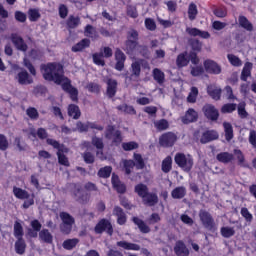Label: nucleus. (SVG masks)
Returning <instances> with one entry per match:
<instances>
[{"mask_svg":"<svg viewBox=\"0 0 256 256\" xmlns=\"http://www.w3.org/2000/svg\"><path fill=\"white\" fill-rule=\"evenodd\" d=\"M41 73L46 81H53L56 85H61L62 89L69 93L72 101H77V88L71 86V81L63 75V66L59 63H48L41 66Z\"/></svg>","mask_w":256,"mask_h":256,"instance_id":"obj_1","label":"nucleus"},{"mask_svg":"<svg viewBox=\"0 0 256 256\" xmlns=\"http://www.w3.org/2000/svg\"><path fill=\"white\" fill-rule=\"evenodd\" d=\"M13 195L14 197H16V199H26L22 205L23 209H29L31 205L35 204V194L30 195L29 192H27V190H24L23 188L14 186Z\"/></svg>","mask_w":256,"mask_h":256,"instance_id":"obj_2","label":"nucleus"},{"mask_svg":"<svg viewBox=\"0 0 256 256\" xmlns=\"http://www.w3.org/2000/svg\"><path fill=\"white\" fill-rule=\"evenodd\" d=\"M174 161L182 171L189 173L193 169V156L189 154L177 153L174 157Z\"/></svg>","mask_w":256,"mask_h":256,"instance_id":"obj_3","label":"nucleus"},{"mask_svg":"<svg viewBox=\"0 0 256 256\" xmlns=\"http://www.w3.org/2000/svg\"><path fill=\"white\" fill-rule=\"evenodd\" d=\"M134 161L133 160H122L121 165H123L126 175L131 173V169L135 167L136 169H143L145 167V163L143 162V158L140 154H134Z\"/></svg>","mask_w":256,"mask_h":256,"instance_id":"obj_4","label":"nucleus"},{"mask_svg":"<svg viewBox=\"0 0 256 256\" xmlns=\"http://www.w3.org/2000/svg\"><path fill=\"white\" fill-rule=\"evenodd\" d=\"M124 51H126L128 55H137V53L145 55V53H147V47L139 45L135 40H127Z\"/></svg>","mask_w":256,"mask_h":256,"instance_id":"obj_5","label":"nucleus"},{"mask_svg":"<svg viewBox=\"0 0 256 256\" xmlns=\"http://www.w3.org/2000/svg\"><path fill=\"white\" fill-rule=\"evenodd\" d=\"M199 217L205 229H208V231H213L215 229V221L209 212L201 210Z\"/></svg>","mask_w":256,"mask_h":256,"instance_id":"obj_6","label":"nucleus"},{"mask_svg":"<svg viewBox=\"0 0 256 256\" xmlns=\"http://www.w3.org/2000/svg\"><path fill=\"white\" fill-rule=\"evenodd\" d=\"M202 111L209 121H217V119H219V110H217L213 104H205Z\"/></svg>","mask_w":256,"mask_h":256,"instance_id":"obj_7","label":"nucleus"},{"mask_svg":"<svg viewBox=\"0 0 256 256\" xmlns=\"http://www.w3.org/2000/svg\"><path fill=\"white\" fill-rule=\"evenodd\" d=\"M106 139H110L115 145H119L123 141L121 137V132L113 126H108L106 130Z\"/></svg>","mask_w":256,"mask_h":256,"instance_id":"obj_8","label":"nucleus"},{"mask_svg":"<svg viewBox=\"0 0 256 256\" xmlns=\"http://www.w3.org/2000/svg\"><path fill=\"white\" fill-rule=\"evenodd\" d=\"M175 141H177V135L173 132L165 133L159 139L162 147H173V145H175Z\"/></svg>","mask_w":256,"mask_h":256,"instance_id":"obj_9","label":"nucleus"},{"mask_svg":"<svg viewBox=\"0 0 256 256\" xmlns=\"http://www.w3.org/2000/svg\"><path fill=\"white\" fill-rule=\"evenodd\" d=\"M95 231L96 233H103V231H106L108 235H113V226L108 220L102 219L97 223Z\"/></svg>","mask_w":256,"mask_h":256,"instance_id":"obj_10","label":"nucleus"},{"mask_svg":"<svg viewBox=\"0 0 256 256\" xmlns=\"http://www.w3.org/2000/svg\"><path fill=\"white\" fill-rule=\"evenodd\" d=\"M204 69L207 73H212L213 75H219L221 73V66L213 60L204 61Z\"/></svg>","mask_w":256,"mask_h":256,"instance_id":"obj_11","label":"nucleus"},{"mask_svg":"<svg viewBox=\"0 0 256 256\" xmlns=\"http://www.w3.org/2000/svg\"><path fill=\"white\" fill-rule=\"evenodd\" d=\"M215 139H219V133L215 130H208L202 134L200 143H211V141H215Z\"/></svg>","mask_w":256,"mask_h":256,"instance_id":"obj_12","label":"nucleus"},{"mask_svg":"<svg viewBox=\"0 0 256 256\" xmlns=\"http://www.w3.org/2000/svg\"><path fill=\"white\" fill-rule=\"evenodd\" d=\"M115 59H116V65L115 69L117 71H123V67H125V53L121 51V49H116L115 51Z\"/></svg>","mask_w":256,"mask_h":256,"instance_id":"obj_13","label":"nucleus"},{"mask_svg":"<svg viewBox=\"0 0 256 256\" xmlns=\"http://www.w3.org/2000/svg\"><path fill=\"white\" fill-rule=\"evenodd\" d=\"M186 33H188V35H190L191 37H201L202 39H209V37H211V34H209V32L201 31L197 28L191 27L186 28Z\"/></svg>","mask_w":256,"mask_h":256,"instance_id":"obj_14","label":"nucleus"},{"mask_svg":"<svg viewBox=\"0 0 256 256\" xmlns=\"http://www.w3.org/2000/svg\"><path fill=\"white\" fill-rule=\"evenodd\" d=\"M92 144L98 151L96 152L97 158L101 159L102 161L105 160V155H103V140L101 138L94 137L92 138Z\"/></svg>","mask_w":256,"mask_h":256,"instance_id":"obj_15","label":"nucleus"},{"mask_svg":"<svg viewBox=\"0 0 256 256\" xmlns=\"http://www.w3.org/2000/svg\"><path fill=\"white\" fill-rule=\"evenodd\" d=\"M117 247H120L121 249H125L126 251H140L141 246L135 243L127 242L125 240L118 241L116 243Z\"/></svg>","mask_w":256,"mask_h":256,"instance_id":"obj_16","label":"nucleus"},{"mask_svg":"<svg viewBox=\"0 0 256 256\" xmlns=\"http://www.w3.org/2000/svg\"><path fill=\"white\" fill-rule=\"evenodd\" d=\"M199 117V114H197V111L195 109L190 108L186 112L185 116L182 117V122L185 124L193 123L195 122Z\"/></svg>","mask_w":256,"mask_h":256,"instance_id":"obj_17","label":"nucleus"},{"mask_svg":"<svg viewBox=\"0 0 256 256\" xmlns=\"http://www.w3.org/2000/svg\"><path fill=\"white\" fill-rule=\"evenodd\" d=\"M17 80L20 85H31V83H33V78H31L29 73H27L25 70L18 73Z\"/></svg>","mask_w":256,"mask_h":256,"instance_id":"obj_18","label":"nucleus"},{"mask_svg":"<svg viewBox=\"0 0 256 256\" xmlns=\"http://www.w3.org/2000/svg\"><path fill=\"white\" fill-rule=\"evenodd\" d=\"M174 251L177 256H189V249L183 243V241H178L174 247Z\"/></svg>","mask_w":256,"mask_h":256,"instance_id":"obj_19","label":"nucleus"},{"mask_svg":"<svg viewBox=\"0 0 256 256\" xmlns=\"http://www.w3.org/2000/svg\"><path fill=\"white\" fill-rule=\"evenodd\" d=\"M207 93L214 99L215 101H219L221 99V88L215 86V85H210L207 87Z\"/></svg>","mask_w":256,"mask_h":256,"instance_id":"obj_20","label":"nucleus"},{"mask_svg":"<svg viewBox=\"0 0 256 256\" xmlns=\"http://www.w3.org/2000/svg\"><path fill=\"white\" fill-rule=\"evenodd\" d=\"M106 85L108 97H115V94L117 93V80L108 79Z\"/></svg>","mask_w":256,"mask_h":256,"instance_id":"obj_21","label":"nucleus"},{"mask_svg":"<svg viewBox=\"0 0 256 256\" xmlns=\"http://www.w3.org/2000/svg\"><path fill=\"white\" fill-rule=\"evenodd\" d=\"M12 43H14L16 49L19 51H27V44L23 41V38L18 35H12Z\"/></svg>","mask_w":256,"mask_h":256,"instance_id":"obj_22","label":"nucleus"},{"mask_svg":"<svg viewBox=\"0 0 256 256\" xmlns=\"http://www.w3.org/2000/svg\"><path fill=\"white\" fill-rule=\"evenodd\" d=\"M74 197L78 203H88L89 202V195L83 194V191L79 189V187H76V190L74 191Z\"/></svg>","mask_w":256,"mask_h":256,"instance_id":"obj_23","label":"nucleus"},{"mask_svg":"<svg viewBox=\"0 0 256 256\" xmlns=\"http://www.w3.org/2000/svg\"><path fill=\"white\" fill-rule=\"evenodd\" d=\"M177 67H187L189 65V53L183 52L176 59Z\"/></svg>","mask_w":256,"mask_h":256,"instance_id":"obj_24","label":"nucleus"},{"mask_svg":"<svg viewBox=\"0 0 256 256\" xmlns=\"http://www.w3.org/2000/svg\"><path fill=\"white\" fill-rule=\"evenodd\" d=\"M113 215H116V217H118L117 218L118 225H125V223L127 222V217L125 216L123 209H121L120 207L114 208Z\"/></svg>","mask_w":256,"mask_h":256,"instance_id":"obj_25","label":"nucleus"},{"mask_svg":"<svg viewBox=\"0 0 256 256\" xmlns=\"http://www.w3.org/2000/svg\"><path fill=\"white\" fill-rule=\"evenodd\" d=\"M112 185L118 193H125V191H126L125 184H122L119 181V176H117L115 174L112 175Z\"/></svg>","mask_w":256,"mask_h":256,"instance_id":"obj_26","label":"nucleus"},{"mask_svg":"<svg viewBox=\"0 0 256 256\" xmlns=\"http://www.w3.org/2000/svg\"><path fill=\"white\" fill-rule=\"evenodd\" d=\"M30 225L33 230L29 229L28 235L30 237H37V233H39V231H41V223L39 222V220H32Z\"/></svg>","mask_w":256,"mask_h":256,"instance_id":"obj_27","label":"nucleus"},{"mask_svg":"<svg viewBox=\"0 0 256 256\" xmlns=\"http://www.w3.org/2000/svg\"><path fill=\"white\" fill-rule=\"evenodd\" d=\"M91 45V41L89 39L85 38L82 41L78 42L76 45L72 47V51L74 53H77L79 51H83V49H87Z\"/></svg>","mask_w":256,"mask_h":256,"instance_id":"obj_28","label":"nucleus"},{"mask_svg":"<svg viewBox=\"0 0 256 256\" xmlns=\"http://www.w3.org/2000/svg\"><path fill=\"white\" fill-rule=\"evenodd\" d=\"M68 115L73 119H79L81 117V110H79V106L75 104H71L68 107Z\"/></svg>","mask_w":256,"mask_h":256,"instance_id":"obj_29","label":"nucleus"},{"mask_svg":"<svg viewBox=\"0 0 256 256\" xmlns=\"http://www.w3.org/2000/svg\"><path fill=\"white\" fill-rule=\"evenodd\" d=\"M252 69H253V64L251 62H246L241 74L242 81H247V78L251 77Z\"/></svg>","mask_w":256,"mask_h":256,"instance_id":"obj_30","label":"nucleus"},{"mask_svg":"<svg viewBox=\"0 0 256 256\" xmlns=\"http://www.w3.org/2000/svg\"><path fill=\"white\" fill-rule=\"evenodd\" d=\"M135 193L143 199L149 193V188L145 184H138L135 186Z\"/></svg>","mask_w":256,"mask_h":256,"instance_id":"obj_31","label":"nucleus"},{"mask_svg":"<svg viewBox=\"0 0 256 256\" xmlns=\"http://www.w3.org/2000/svg\"><path fill=\"white\" fill-rule=\"evenodd\" d=\"M133 221H134L135 225H137L138 229H140L141 233H149V231H151L149 226H147V224H145V222H143V220H141L137 217H134Z\"/></svg>","mask_w":256,"mask_h":256,"instance_id":"obj_32","label":"nucleus"},{"mask_svg":"<svg viewBox=\"0 0 256 256\" xmlns=\"http://www.w3.org/2000/svg\"><path fill=\"white\" fill-rule=\"evenodd\" d=\"M40 240L44 243H53V235L49 233V230L43 229L39 233Z\"/></svg>","mask_w":256,"mask_h":256,"instance_id":"obj_33","label":"nucleus"},{"mask_svg":"<svg viewBox=\"0 0 256 256\" xmlns=\"http://www.w3.org/2000/svg\"><path fill=\"white\" fill-rule=\"evenodd\" d=\"M143 203H145V205H149L150 207L155 205V203H157L158 198L155 194L153 193H148L146 194L145 197L142 198Z\"/></svg>","mask_w":256,"mask_h":256,"instance_id":"obj_34","label":"nucleus"},{"mask_svg":"<svg viewBox=\"0 0 256 256\" xmlns=\"http://www.w3.org/2000/svg\"><path fill=\"white\" fill-rule=\"evenodd\" d=\"M238 21H239L240 27H242L243 29H246V31H253V24H251V22H249L247 17L240 16Z\"/></svg>","mask_w":256,"mask_h":256,"instance_id":"obj_35","label":"nucleus"},{"mask_svg":"<svg viewBox=\"0 0 256 256\" xmlns=\"http://www.w3.org/2000/svg\"><path fill=\"white\" fill-rule=\"evenodd\" d=\"M186 193L185 187H177L172 191L171 196L173 199H183Z\"/></svg>","mask_w":256,"mask_h":256,"instance_id":"obj_36","label":"nucleus"},{"mask_svg":"<svg viewBox=\"0 0 256 256\" xmlns=\"http://www.w3.org/2000/svg\"><path fill=\"white\" fill-rule=\"evenodd\" d=\"M173 165V159L171 156H167L163 161H162V171L163 173H169L171 171Z\"/></svg>","mask_w":256,"mask_h":256,"instance_id":"obj_37","label":"nucleus"},{"mask_svg":"<svg viewBox=\"0 0 256 256\" xmlns=\"http://www.w3.org/2000/svg\"><path fill=\"white\" fill-rule=\"evenodd\" d=\"M197 13H199L197 5L195 3H190L188 7V18L190 21H195V19H197Z\"/></svg>","mask_w":256,"mask_h":256,"instance_id":"obj_38","label":"nucleus"},{"mask_svg":"<svg viewBox=\"0 0 256 256\" xmlns=\"http://www.w3.org/2000/svg\"><path fill=\"white\" fill-rule=\"evenodd\" d=\"M220 233L222 237H224L225 239H229V237H233V235H235V228L224 226L221 228Z\"/></svg>","mask_w":256,"mask_h":256,"instance_id":"obj_39","label":"nucleus"},{"mask_svg":"<svg viewBox=\"0 0 256 256\" xmlns=\"http://www.w3.org/2000/svg\"><path fill=\"white\" fill-rule=\"evenodd\" d=\"M225 137L227 141H231L233 139V126L230 123L224 122L223 123Z\"/></svg>","mask_w":256,"mask_h":256,"instance_id":"obj_40","label":"nucleus"},{"mask_svg":"<svg viewBox=\"0 0 256 256\" xmlns=\"http://www.w3.org/2000/svg\"><path fill=\"white\" fill-rule=\"evenodd\" d=\"M198 95L199 89H197V87H192L187 97L188 103H196Z\"/></svg>","mask_w":256,"mask_h":256,"instance_id":"obj_41","label":"nucleus"},{"mask_svg":"<svg viewBox=\"0 0 256 256\" xmlns=\"http://www.w3.org/2000/svg\"><path fill=\"white\" fill-rule=\"evenodd\" d=\"M14 236L16 239H23V225L19 221L14 223Z\"/></svg>","mask_w":256,"mask_h":256,"instance_id":"obj_42","label":"nucleus"},{"mask_svg":"<svg viewBox=\"0 0 256 256\" xmlns=\"http://www.w3.org/2000/svg\"><path fill=\"white\" fill-rule=\"evenodd\" d=\"M153 77L157 83L161 84L163 81H165V73H163V71H161L159 68H155L153 70Z\"/></svg>","mask_w":256,"mask_h":256,"instance_id":"obj_43","label":"nucleus"},{"mask_svg":"<svg viewBox=\"0 0 256 256\" xmlns=\"http://www.w3.org/2000/svg\"><path fill=\"white\" fill-rule=\"evenodd\" d=\"M154 127H156L158 131H165V129H169V122L165 119L158 120L154 122Z\"/></svg>","mask_w":256,"mask_h":256,"instance_id":"obj_44","label":"nucleus"},{"mask_svg":"<svg viewBox=\"0 0 256 256\" xmlns=\"http://www.w3.org/2000/svg\"><path fill=\"white\" fill-rule=\"evenodd\" d=\"M217 159L220 163H229L230 161H233V155L227 152H222L217 155Z\"/></svg>","mask_w":256,"mask_h":256,"instance_id":"obj_45","label":"nucleus"},{"mask_svg":"<svg viewBox=\"0 0 256 256\" xmlns=\"http://www.w3.org/2000/svg\"><path fill=\"white\" fill-rule=\"evenodd\" d=\"M60 219L62 220V223L67 225H73V223H75V219L72 218V216H70L67 212H61Z\"/></svg>","mask_w":256,"mask_h":256,"instance_id":"obj_46","label":"nucleus"},{"mask_svg":"<svg viewBox=\"0 0 256 256\" xmlns=\"http://www.w3.org/2000/svg\"><path fill=\"white\" fill-rule=\"evenodd\" d=\"M47 143H48V145H51L52 147H54V149H57L58 151H65V152L69 151V149H67L66 147L61 145L55 139H47Z\"/></svg>","mask_w":256,"mask_h":256,"instance_id":"obj_47","label":"nucleus"},{"mask_svg":"<svg viewBox=\"0 0 256 256\" xmlns=\"http://www.w3.org/2000/svg\"><path fill=\"white\" fill-rule=\"evenodd\" d=\"M77 243H79V239H77V238L68 239L63 242V247H64V249L71 251V249H73L74 247L77 246Z\"/></svg>","mask_w":256,"mask_h":256,"instance_id":"obj_48","label":"nucleus"},{"mask_svg":"<svg viewBox=\"0 0 256 256\" xmlns=\"http://www.w3.org/2000/svg\"><path fill=\"white\" fill-rule=\"evenodd\" d=\"M15 249L18 255H23L25 253V241L23 238L18 239V241L15 243Z\"/></svg>","mask_w":256,"mask_h":256,"instance_id":"obj_49","label":"nucleus"},{"mask_svg":"<svg viewBox=\"0 0 256 256\" xmlns=\"http://www.w3.org/2000/svg\"><path fill=\"white\" fill-rule=\"evenodd\" d=\"M79 23H81V20L77 16H70L67 20V26L69 27V29H75V27H77Z\"/></svg>","mask_w":256,"mask_h":256,"instance_id":"obj_50","label":"nucleus"},{"mask_svg":"<svg viewBox=\"0 0 256 256\" xmlns=\"http://www.w3.org/2000/svg\"><path fill=\"white\" fill-rule=\"evenodd\" d=\"M229 63L233 65V67H241L243 65V62L239 57L233 55V54H228L227 56Z\"/></svg>","mask_w":256,"mask_h":256,"instance_id":"obj_51","label":"nucleus"},{"mask_svg":"<svg viewBox=\"0 0 256 256\" xmlns=\"http://www.w3.org/2000/svg\"><path fill=\"white\" fill-rule=\"evenodd\" d=\"M205 73V70L203 69V66H192L190 74L192 77H201Z\"/></svg>","mask_w":256,"mask_h":256,"instance_id":"obj_52","label":"nucleus"},{"mask_svg":"<svg viewBox=\"0 0 256 256\" xmlns=\"http://www.w3.org/2000/svg\"><path fill=\"white\" fill-rule=\"evenodd\" d=\"M69 151H58L57 155H58V162L60 163V165H64L65 167H69V159H67L63 153H68Z\"/></svg>","mask_w":256,"mask_h":256,"instance_id":"obj_53","label":"nucleus"},{"mask_svg":"<svg viewBox=\"0 0 256 256\" xmlns=\"http://www.w3.org/2000/svg\"><path fill=\"white\" fill-rule=\"evenodd\" d=\"M84 33L86 37H90L91 39L97 38V30H95L91 25L86 26Z\"/></svg>","mask_w":256,"mask_h":256,"instance_id":"obj_54","label":"nucleus"},{"mask_svg":"<svg viewBox=\"0 0 256 256\" xmlns=\"http://www.w3.org/2000/svg\"><path fill=\"white\" fill-rule=\"evenodd\" d=\"M118 110L122 111V113H128V115H135V108H133V106L122 104L118 106Z\"/></svg>","mask_w":256,"mask_h":256,"instance_id":"obj_55","label":"nucleus"},{"mask_svg":"<svg viewBox=\"0 0 256 256\" xmlns=\"http://www.w3.org/2000/svg\"><path fill=\"white\" fill-rule=\"evenodd\" d=\"M139 148V144L137 142H125L122 144V149H124V151H133L134 149H138Z\"/></svg>","mask_w":256,"mask_h":256,"instance_id":"obj_56","label":"nucleus"},{"mask_svg":"<svg viewBox=\"0 0 256 256\" xmlns=\"http://www.w3.org/2000/svg\"><path fill=\"white\" fill-rule=\"evenodd\" d=\"M28 15H29L30 21H37L41 17V14L39 13V9H30L28 11Z\"/></svg>","mask_w":256,"mask_h":256,"instance_id":"obj_57","label":"nucleus"},{"mask_svg":"<svg viewBox=\"0 0 256 256\" xmlns=\"http://www.w3.org/2000/svg\"><path fill=\"white\" fill-rule=\"evenodd\" d=\"M111 171H112V168L109 166H106L104 168H101L98 171V175H99V177H103L105 179L111 175Z\"/></svg>","mask_w":256,"mask_h":256,"instance_id":"obj_58","label":"nucleus"},{"mask_svg":"<svg viewBox=\"0 0 256 256\" xmlns=\"http://www.w3.org/2000/svg\"><path fill=\"white\" fill-rule=\"evenodd\" d=\"M241 215H242V217H244V219H245L248 223H251V221H253V214H251V212H249V209H247V208H242V209H241Z\"/></svg>","mask_w":256,"mask_h":256,"instance_id":"obj_59","label":"nucleus"},{"mask_svg":"<svg viewBox=\"0 0 256 256\" xmlns=\"http://www.w3.org/2000/svg\"><path fill=\"white\" fill-rule=\"evenodd\" d=\"M93 61L95 65H100L103 67L105 65V60L103 59V54H94L93 55Z\"/></svg>","mask_w":256,"mask_h":256,"instance_id":"obj_60","label":"nucleus"},{"mask_svg":"<svg viewBox=\"0 0 256 256\" xmlns=\"http://www.w3.org/2000/svg\"><path fill=\"white\" fill-rule=\"evenodd\" d=\"M238 115L241 117V119L247 118V111L245 110V102H241L238 105Z\"/></svg>","mask_w":256,"mask_h":256,"instance_id":"obj_61","label":"nucleus"},{"mask_svg":"<svg viewBox=\"0 0 256 256\" xmlns=\"http://www.w3.org/2000/svg\"><path fill=\"white\" fill-rule=\"evenodd\" d=\"M237 109V105L236 104H225L221 111L222 113H233V111H235Z\"/></svg>","mask_w":256,"mask_h":256,"instance_id":"obj_62","label":"nucleus"},{"mask_svg":"<svg viewBox=\"0 0 256 256\" xmlns=\"http://www.w3.org/2000/svg\"><path fill=\"white\" fill-rule=\"evenodd\" d=\"M26 113L30 119H38L39 118V112H37V109L35 108H28L26 110Z\"/></svg>","mask_w":256,"mask_h":256,"instance_id":"obj_63","label":"nucleus"},{"mask_svg":"<svg viewBox=\"0 0 256 256\" xmlns=\"http://www.w3.org/2000/svg\"><path fill=\"white\" fill-rule=\"evenodd\" d=\"M248 140H249L250 145H252V147H254V149H256V131L255 130H250Z\"/></svg>","mask_w":256,"mask_h":256,"instance_id":"obj_64","label":"nucleus"}]
</instances>
